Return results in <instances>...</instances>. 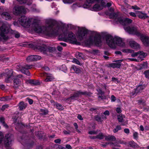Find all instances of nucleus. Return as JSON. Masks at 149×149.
Instances as JSON below:
<instances>
[{
    "instance_id": "f257e3e1",
    "label": "nucleus",
    "mask_w": 149,
    "mask_h": 149,
    "mask_svg": "<svg viewBox=\"0 0 149 149\" xmlns=\"http://www.w3.org/2000/svg\"><path fill=\"white\" fill-rule=\"evenodd\" d=\"M38 17H33L27 19L25 16H22L19 20V23L24 27L30 26L31 30L36 33L49 36L58 35V28H54L52 26H40L37 23L34 22L38 20Z\"/></svg>"
},
{
    "instance_id": "f03ea898",
    "label": "nucleus",
    "mask_w": 149,
    "mask_h": 149,
    "mask_svg": "<svg viewBox=\"0 0 149 149\" xmlns=\"http://www.w3.org/2000/svg\"><path fill=\"white\" fill-rule=\"evenodd\" d=\"M78 31L77 36L81 40L84 37L87 33H90L91 34V36L85 42L86 45L90 46L93 43L97 46L101 45V36L99 33L94 31H89L83 27H78Z\"/></svg>"
},
{
    "instance_id": "7ed1b4c3",
    "label": "nucleus",
    "mask_w": 149,
    "mask_h": 149,
    "mask_svg": "<svg viewBox=\"0 0 149 149\" xmlns=\"http://www.w3.org/2000/svg\"><path fill=\"white\" fill-rule=\"evenodd\" d=\"M108 1V0H86L85 3L82 6L85 8H88L91 4L95 3V4L91 8V10L93 11H98L102 10L104 8L111 6V3Z\"/></svg>"
},
{
    "instance_id": "20e7f679",
    "label": "nucleus",
    "mask_w": 149,
    "mask_h": 149,
    "mask_svg": "<svg viewBox=\"0 0 149 149\" xmlns=\"http://www.w3.org/2000/svg\"><path fill=\"white\" fill-rule=\"evenodd\" d=\"M103 35L105 39L107 44L111 48H116L117 45L121 47H123L125 45V44L122 39L119 37H113L107 33H103Z\"/></svg>"
},
{
    "instance_id": "39448f33",
    "label": "nucleus",
    "mask_w": 149,
    "mask_h": 149,
    "mask_svg": "<svg viewBox=\"0 0 149 149\" xmlns=\"http://www.w3.org/2000/svg\"><path fill=\"white\" fill-rule=\"evenodd\" d=\"M110 18L113 19L114 21L117 23H119L123 26H126L132 23V20L128 18H123L119 17L118 13H111L109 15Z\"/></svg>"
},
{
    "instance_id": "423d86ee",
    "label": "nucleus",
    "mask_w": 149,
    "mask_h": 149,
    "mask_svg": "<svg viewBox=\"0 0 149 149\" xmlns=\"http://www.w3.org/2000/svg\"><path fill=\"white\" fill-rule=\"evenodd\" d=\"M68 32L67 30L63 32V34L61 36L62 40L71 43L76 44L77 40L75 35L72 32H69L68 33V36L67 37L65 34Z\"/></svg>"
},
{
    "instance_id": "0eeeda50",
    "label": "nucleus",
    "mask_w": 149,
    "mask_h": 149,
    "mask_svg": "<svg viewBox=\"0 0 149 149\" xmlns=\"http://www.w3.org/2000/svg\"><path fill=\"white\" fill-rule=\"evenodd\" d=\"M124 29L126 32L130 34L136 35L137 36L139 35L138 28L135 26H131L127 27L124 26Z\"/></svg>"
},
{
    "instance_id": "6e6552de",
    "label": "nucleus",
    "mask_w": 149,
    "mask_h": 149,
    "mask_svg": "<svg viewBox=\"0 0 149 149\" xmlns=\"http://www.w3.org/2000/svg\"><path fill=\"white\" fill-rule=\"evenodd\" d=\"M13 12L14 15H18L21 13H25L26 10L23 6H16L13 8Z\"/></svg>"
},
{
    "instance_id": "1a4fd4ad",
    "label": "nucleus",
    "mask_w": 149,
    "mask_h": 149,
    "mask_svg": "<svg viewBox=\"0 0 149 149\" xmlns=\"http://www.w3.org/2000/svg\"><path fill=\"white\" fill-rule=\"evenodd\" d=\"M13 141V136L11 134H8L6 135L3 140V143L5 147L8 148L10 147Z\"/></svg>"
},
{
    "instance_id": "9d476101",
    "label": "nucleus",
    "mask_w": 149,
    "mask_h": 149,
    "mask_svg": "<svg viewBox=\"0 0 149 149\" xmlns=\"http://www.w3.org/2000/svg\"><path fill=\"white\" fill-rule=\"evenodd\" d=\"M31 67V65H27L24 66L20 65H18L16 66L17 69L20 70L22 73L28 76L30 74L28 69H30Z\"/></svg>"
},
{
    "instance_id": "9b49d317",
    "label": "nucleus",
    "mask_w": 149,
    "mask_h": 149,
    "mask_svg": "<svg viewBox=\"0 0 149 149\" xmlns=\"http://www.w3.org/2000/svg\"><path fill=\"white\" fill-rule=\"evenodd\" d=\"M81 95H89L90 93H88L86 91L82 92L80 91H77L75 92L74 94L73 95L70 97L69 99H70L71 100H76Z\"/></svg>"
},
{
    "instance_id": "f8f14e48",
    "label": "nucleus",
    "mask_w": 149,
    "mask_h": 149,
    "mask_svg": "<svg viewBox=\"0 0 149 149\" xmlns=\"http://www.w3.org/2000/svg\"><path fill=\"white\" fill-rule=\"evenodd\" d=\"M15 75L13 73V71L12 70H8L6 72L5 81L7 83L10 82L12 80V77Z\"/></svg>"
},
{
    "instance_id": "ddd939ff",
    "label": "nucleus",
    "mask_w": 149,
    "mask_h": 149,
    "mask_svg": "<svg viewBox=\"0 0 149 149\" xmlns=\"http://www.w3.org/2000/svg\"><path fill=\"white\" fill-rule=\"evenodd\" d=\"M125 116L123 115H119L117 116V119L119 122L121 123V125H125L127 124V121L125 120Z\"/></svg>"
},
{
    "instance_id": "4468645a",
    "label": "nucleus",
    "mask_w": 149,
    "mask_h": 149,
    "mask_svg": "<svg viewBox=\"0 0 149 149\" xmlns=\"http://www.w3.org/2000/svg\"><path fill=\"white\" fill-rule=\"evenodd\" d=\"M140 39L144 45L149 46V37L143 36L140 34Z\"/></svg>"
},
{
    "instance_id": "2eb2a0df",
    "label": "nucleus",
    "mask_w": 149,
    "mask_h": 149,
    "mask_svg": "<svg viewBox=\"0 0 149 149\" xmlns=\"http://www.w3.org/2000/svg\"><path fill=\"white\" fill-rule=\"evenodd\" d=\"M22 76L21 75H18L14 78L13 83L14 85V87L15 88H17L18 86L20 85V81L19 79L17 78V77H21Z\"/></svg>"
},
{
    "instance_id": "dca6fc26",
    "label": "nucleus",
    "mask_w": 149,
    "mask_h": 149,
    "mask_svg": "<svg viewBox=\"0 0 149 149\" xmlns=\"http://www.w3.org/2000/svg\"><path fill=\"white\" fill-rule=\"evenodd\" d=\"M38 48L41 52L45 54H47L48 46L43 45L42 46L39 47Z\"/></svg>"
},
{
    "instance_id": "f3484780",
    "label": "nucleus",
    "mask_w": 149,
    "mask_h": 149,
    "mask_svg": "<svg viewBox=\"0 0 149 149\" xmlns=\"http://www.w3.org/2000/svg\"><path fill=\"white\" fill-rule=\"evenodd\" d=\"M1 16L6 20H10L11 19L10 14L7 12L3 13L1 14Z\"/></svg>"
},
{
    "instance_id": "a211bd4d",
    "label": "nucleus",
    "mask_w": 149,
    "mask_h": 149,
    "mask_svg": "<svg viewBox=\"0 0 149 149\" xmlns=\"http://www.w3.org/2000/svg\"><path fill=\"white\" fill-rule=\"evenodd\" d=\"M130 46L132 48L136 49L139 47V45L134 41L131 40L129 42Z\"/></svg>"
},
{
    "instance_id": "6ab92c4d",
    "label": "nucleus",
    "mask_w": 149,
    "mask_h": 149,
    "mask_svg": "<svg viewBox=\"0 0 149 149\" xmlns=\"http://www.w3.org/2000/svg\"><path fill=\"white\" fill-rule=\"evenodd\" d=\"M45 75L46 76V78L45 80V81H50L53 80L54 78L51 74L49 75L45 73Z\"/></svg>"
},
{
    "instance_id": "aec40b11",
    "label": "nucleus",
    "mask_w": 149,
    "mask_h": 149,
    "mask_svg": "<svg viewBox=\"0 0 149 149\" xmlns=\"http://www.w3.org/2000/svg\"><path fill=\"white\" fill-rule=\"evenodd\" d=\"M27 106V104L23 102H20L19 105V108L21 110L25 109Z\"/></svg>"
},
{
    "instance_id": "412c9836",
    "label": "nucleus",
    "mask_w": 149,
    "mask_h": 149,
    "mask_svg": "<svg viewBox=\"0 0 149 149\" xmlns=\"http://www.w3.org/2000/svg\"><path fill=\"white\" fill-rule=\"evenodd\" d=\"M5 118L2 116L0 117V123L2 124L3 126L6 127L8 128V126L5 123Z\"/></svg>"
},
{
    "instance_id": "4be33fe9",
    "label": "nucleus",
    "mask_w": 149,
    "mask_h": 149,
    "mask_svg": "<svg viewBox=\"0 0 149 149\" xmlns=\"http://www.w3.org/2000/svg\"><path fill=\"white\" fill-rule=\"evenodd\" d=\"M11 97L10 96H7L0 98V101H1L7 102L11 100Z\"/></svg>"
},
{
    "instance_id": "5701e85b",
    "label": "nucleus",
    "mask_w": 149,
    "mask_h": 149,
    "mask_svg": "<svg viewBox=\"0 0 149 149\" xmlns=\"http://www.w3.org/2000/svg\"><path fill=\"white\" fill-rule=\"evenodd\" d=\"M28 82L33 85H38L40 84V82L37 80L33 79H30L28 81Z\"/></svg>"
},
{
    "instance_id": "b1692460",
    "label": "nucleus",
    "mask_w": 149,
    "mask_h": 149,
    "mask_svg": "<svg viewBox=\"0 0 149 149\" xmlns=\"http://www.w3.org/2000/svg\"><path fill=\"white\" fill-rule=\"evenodd\" d=\"M121 66L120 63H113L110 64V66L113 68H120Z\"/></svg>"
},
{
    "instance_id": "393cba45",
    "label": "nucleus",
    "mask_w": 149,
    "mask_h": 149,
    "mask_svg": "<svg viewBox=\"0 0 149 149\" xmlns=\"http://www.w3.org/2000/svg\"><path fill=\"white\" fill-rule=\"evenodd\" d=\"M105 139L107 141H115L116 138L113 136H108L105 137Z\"/></svg>"
},
{
    "instance_id": "a878e982",
    "label": "nucleus",
    "mask_w": 149,
    "mask_h": 149,
    "mask_svg": "<svg viewBox=\"0 0 149 149\" xmlns=\"http://www.w3.org/2000/svg\"><path fill=\"white\" fill-rule=\"evenodd\" d=\"M47 54L48 53H53L56 51V49L54 47L48 46Z\"/></svg>"
},
{
    "instance_id": "bb28decb",
    "label": "nucleus",
    "mask_w": 149,
    "mask_h": 149,
    "mask_svg": "<svg viewBox=\"0 0 149 149\" xmlns=\"http://www.w3.org/2000/svg\"><path fill=\"white\" fill-rule=\"evenodd\" d=\"M148 67L147 63L146 62H143L140 64V69L146 68Z\"/></svg>"
},
{
    "instance_id": "cd10ccee",
    "label": "nucleus",
    "mask_w": 149,
    "mask_h": 149,
    "mask_svg": "<svg viewBox=\"0 0 149 149\" xmlns=\"http://www.w3.org/2000/svg\"><path fill=\"white\" fill-rule=\"evenodd\" d=\"M77 58L80 59H82L84 58V56L81 53L77 52L76 53Z\"/></svg>"
},
{
    "instance_id": "c85d7f7f",
    "label": "nucleus",
    "mask_w": 149,
    "mask_h": 149,
    "mask_svg": "<svg viewBox=\"0 0 149 149\" xmlns=\"http://www.w3.org/2000/svg\"><path fill=\"white\" fill-rule=\"evenodd\" d=\"M95 120L98 122H102L103 121V119H106V118L105 117H102V118H101L100 116H95Z\"/></svg>"
},
{
    "instance_id": "c756f323",
    "label": "nucleus",
    "mask_w": 149,
    "mask_h": 149,
    "mask_svg": "<svg viewBox=\"0 0 149 149\" xmlns=\"http://www.w3.org/2000/svg\"><path fill=\"white\" fill-rule=\"evenodd\" d=\"M147 54L143 52L140 51V61L144 60V58L147 56Z\"/></svg>"
},
{
    "instance_id": "7c9ffc66",
    "label": "nucleus",
    "mask_w": 149,
    "mask_h": 149,
    "mask_svg": "<svg viewBox=\"0 0 149 149\" xmlns=\"http://www.w3.org/2000/svg\"><path fill=\"white\" fill-rule=\"evenodd\" d=\"M33 55L28 56L26 58V60L28 62H30L34 61Z\"/></svg>"
},
{
    "instance_id": "2f4dec72",
    "label": "nucleus",
    "mask_w": 149,
    "mask_h": 149,
    "mask_svg": "<svg viewBox=\"0 0 149 149\" xmlns=\"http://www.w3.org/2000/svg\"><path fill=\"white\" fill-rule=\"evenodd\" d=\"M121 129V127L120 125H117L116 127L113 130V132L114 133L117 132L118 131Z\"/></svg>"
},
{
    "instance_id": "473e14b6",
    "label": "nucleus",
    "mask_w": 149,
    "mask_h": 149,
    "mask_svg": "<svg viewBox=\"0 0 149 149\" xmlns=\"http://www.w3.org/2000/svg\"><path fill=\"white\" fill-rule=\"evenodd\" d=\"M129 145L132 147L136 148L137 147V145L134 141H131L129 142Z\"/></svg>"
},
{
    "instance_id": "72a5a7b5",
    "label": "nucleus",
    "mask_w": 149,
    "mask_h": 149,
    "mask_svg": "<svg viewBox=\"0 0 149 149\" xmlns=\"http://www.w3.org/2000/svg\"><path fill=\"white\" fill-rule=\"evenodd\" d=\"M123 52L127 53H132L134 52L133 50L130 49H123L122 50Z\"/></svg>"
},
{
    "instance_id": "f704fd0d",
    "label": "nucleus",
    "mask_w": 149,
    "mask_h": 149,
    "mask_svg": "<svg viewBox=\"0 0 149 149\" xmlns=\"http://www.w3.org/2000/svg\"><path fill=\"white\" fill-rule=\"evenodd\" d=\"M54 106H56L57 109L60 110H62L63 109V106L60 104H58V103H55L54 104Z\"/></svg>"
},
{
    "instance_id": "c9c22d12",
    "label": "nucleus",
    "mask_w": 149,
    "mask_h": 149,
    "mask_svg": "<svg viewBox=\"0 0 149 149\" xmlns=\"http://www.w3.org/2000/svg\"><path fill=\"white\" fill-rule=\"evenodd\" d=\"M148 17L146 13H143L140 12V19H145Z\"/></svg>"
},
{
    "instance_id": "e433bc0d",
    "label": "nucleus",
    "mask_w": 149,
    "mask_h": 149,
    "mask_svg": "<svg viewBox=\"0 0 149 149\" xmlns=\"http://www.w3.org/2000/svg\"><path fill=\"white\" fill-rule=\"evenodd\" d=\"M133 137L134 139H135L136 140L138 139L139 138L138 133L136 132H133Z\"/></svg>"
},
{
    "instance_id": "4c0bfd02",
    "label": "nucleus",
    "mask_w": 149,
    "mask_h": 149,
    "mask_svg": "<svg viewBox=\"0 0 149 149\" xmlns=\"http://www.w3.org/2000/svg\"><path fill=\"white\" fill-rule=\"evenodd\" d=\"M40 111L41 112V113L42 115H45L48 113V111L47 110L43 109H40Z\"/></svg>"
},
{
    "instance_id": "58836bf2",
    "label": "nucleus",
    "mask_w": 149,
    "mask_h": 149,
    "mask_svg": "<svg viewBox=\"0 0 149 149\" xmlns=\"http://www.w3.org/2000/svg\"><path fill=\"white\" fill-rule=\"evenodd\" d=\"M71 68L76 72H78L79 71V69L74 65H72L71 67Z\"/></svg>"
},
{
    "instance_id": "ea45409f",
    "label": "nucleus",
    "mask_w": 149,
    "mask_h": 149,
    "mask_svg": "<svg viewBox=\"0 0 149 149\" xmlns=\"http://www.w3.org/2000/svg\"><path fill=\"white\" fill-rule=\"evenodd\" d=\"M34 61H37L40 59L41 58V56L37 55H33Z\"/></svg>"
},
{
    "instance_id": "a19ab883",
    "label": "nucleus",
    "mask_w": 149,
    "mask_h": 149,
    "mask_svg": "<svg viewBox=\"0 0 149 149\" xmlns=\"http://www.w3.org/2000/svg\"><path fill=\"white\" fill-rule=\"evenodd\" d=\"M72 62L73 63H75L76 64L79 65H80L81 63L79 61L77 60V59L74 58H73V60L72 61Z\"/></svg>"
},
{
    "instance_id": "79ce46f5",
    "label": "nucleus",
    "mask_w": 149,
    "mask_h": 149,
    "mask_svg": "<svg viewBox=\"0 0 149 149\" xmlns=\"http://www.w3.org/2000/svg\"><path fill=\"white\" fill-rule=\"evenodd\" d=\"M145 77L146 78H149V70H147L145 71L144 72Z\"/></svg>"
},
{
    "instance_id": "37998d69",
    "label": "nucleus",
    "mask_w": 149,
    "mask_h": 149,
    "mask_svg": "<svg viewBox=\"0 0 149 149\" xmlns=\"http://www.w3.org/2000/svg\"><path fill=\"white\" fill-rule=\"evenodd\" d=\"M96 137L99 139H102L104 138V135L102 133H100L96 136Z\"/></svg>"
},
{
    "instance_id": "c03bdc74",
    "label": "nucleus",
    "mask_w": 149,
    "mask_h": 149,
    "mask_svg": "<svg viewBox=\"0 0 149 149\" xmlns=\"http://www.w3.org/2000/svg\"><path fill=\"white\" fill-rule=\"evenodd\" d=\"M61 70L64 72H66L67 71V68L66 67L65 65H63L62 66V67L61 68Z\"/></svg>"
},
{
    "instance_id": "a18cd8bd",
    "label": "nucleus",
    "mask_w": 149,
    "mask_h": 149,
    "mask_svg": "<svg viewBox=\"0 0 149 149\" xmlns=\"http://www.w3.org/2000/svg\"><path fill=\"white\" fill-rule=\"evenodd\" d=\"M98 130H97L96 131H90L88 133L90 134H97V132H98Z\"/></svg>"
},
{
    "instance_id": "49530a36",
    "label": "nucleus",
    "mask_w": 149,
    "mask_h": 149,
    "mask_svg": "<svg viewBox=\"0 0 149 149\" xmlns=\"http://www.w3.org/2000/svg\"><path fill=\"white\" fill-rule=\"evenodd\" d=\"M78 6L77 3H74L71 6V8L72 9L74 10L77 8Z\"/></svg>"
},
{
    "instance_id": "de8ad7c7",
    "label": "nucleus",
    "mask_w": 149,
    "mask_h": 149,
    "mask_svg": "<svg viewBox=\"0 0 149 149\" xmlns=\"http://www.w3.org/2000/svg\"><path fill=\"white\" fill-rule=\"evenodd\" d=\"M4 138V136L2 133L0 132V143H1L3 141Z\"/></svg>"
},
{
    "instance_id": "09e8293b",
    "label": "nucleus",
    "mask_w": 149,
    "mask_h": 149,
    "mask_svg": "<svg viewBox=\"0 0 149 149\" xmlns=\"http://www.w3.org/2000/svg\"><path fill=\"white\" fill-rule=\"evenodd\" d=\"M14 34L15 35V38H18L20 36V34L18 32L14 31Z\"/></svg>"
},
{
    "instance_id": "8fccbe9b",
    "label": "nucleus",
    "mask_w": 149,
    "mask_h": 149,
    "mask_svg": "<svg viewBox=\"0 0 149 149\" xmlns=\"http://www.w3.org/2000/svg\"><path fill=\"white\" fill-rule=\"evenodd\" d=\"M66 26L68 29H72L74 28L73 26L71 24H67Z\"/></svg>"
},
{
    "instance_id": "3c124183",
    "label": "nucleus",
    "mask_w": 149,
    "mask_h": 149,
    "mask_svg": "<svg viewBox=\"0 0 149 149\" xmlns=\"http://www.w3.org/2000/svg\"><path fill=\"white\" fill-rule=\"evenodd\" d=\"M111 101L112 102H114L116 100V98L113 95H112L111 96Z\"/></svg>"
},
{
    "instance_id": "603ef678",
    "label": "nucleus",
    "mask_w": 149,
    "mask_h": 149,
    "mask_svg": "<svg viewBox=\"0 0 149 149\" xmlns=\"http://www.w3.org/2000/svg\"><path fill=\"white\" fill-rule=\"evenodd\" d=\"M8 107V105L7 104H6L3 106L1 107V109L2 110L4 111L6 108H7Z\"/></svg>"
},
{
    "instance_id": "864d4df0",
    "label": "nucleus",
    "mask_w": 149,
    "mask_h": 149,
    "mask_svg": "<svg viewBox=\"0 0 149 149\" xmlns=\"http://www.w3.org/2000/svg\"><path fill=\"white\" fill-rule=\"evenodd\" d=\"M124 132L127 134H128L129 133L130 130L128 129L125 128L124 129Z\"/></svg>"
},
{
    "instance_id": "5fc2aeb1",
    "label": "nucleus",
    "mask_w": 149,
    "mask_h": 149,
    "mask_svg": "<svg viewBox=\"0 0 149 149\" xmlns=\"http://www.w3.org/2000/svg\"><path fill=\"white\" fill-rule=\"evenodd\" d=\"M63 133L65 134H69L70 133V131H66L64 130L63 131Z\"/></svg>"
},
{
    "instance_id": "6e6d98bb",
    "label": "nucleus",
    "mask_w": 149,
    "mask_h": 149,
    "mask_svg": "<svg viewBox=\"0 0 149 149\" xmlns=\"http://www.w3.org/2000/svg\"><path fill=\"white\" fill-rule=\"evenodd\" d=\"M139 51L138 52H135L133 54H132V57H134L136 56H137L138 54H139Z\"/></svg>"
},
{
    "instance_id": "4d7b16f0",
    "label": "nucleus",
    "mask_w": 149,
    "mask_h": 149,
    "mask_svg": "<svg viewBox=\"0 0 149 149\" xmlns=\"http://www.w3.org/2000/svg\"><path fill=\"white\" fill-rule=\"evenodd\" d=\"M19 2L21 3H26L27 0H17Z\"/></svg>"
},
{
    "instance_id": "13d9d810",
    "label": "nucleus",
    "mask_w": 149,
    "mask_h": 149,
    "mask_svg": "<svg viewBox=\"0 0 149 149\" xmlns=\"http://www.w3.org/2000/svg\"><path fill=\"white\" fill-rule=\"evenodd\" d=\"M103 114L105 116H109V112L108 111L106 110L104 112Z\"/></svg>"
},
{
    "instance_id": "bf43d9fd",
    "label": "nucleus",
    "mask_w": 149,
    "mask_h": 149,
    "mask_svg": "<svg viewBox=\"0 0 149 149\" xmlns=\"http://www.w3.org/2000/svg\"><path fill=\"white\" fill-rule=\"evenodd\" d=\"M132 8L135 10H138L139 9V7L136 5L132 6Z\"/></svg>"
},
{
    "instance_id": "052dcab7",
    "label": "nucleus",
    "mask_w": 149,
    "mask_h": 149,
    "mask_svg": "<svg viewBox=\"0 0 149 149\" xmlns=\"http://www.w3.org/2000/svg\"><path fill=\"white\" fill-rule=\"evenodd\" d=\"M55 143H61V140L60 139H57L54 140Z\"/></svg>"
},
{
    "instance_id": "680f3d73",
    "label": "nucleus",
    "mask_w": 149,
    "mask_h": 149,
    "mask_svg": "<svg viewBox=\"0 0 149 149\" xmlns=\"http://www.w3.org/2000/svg\"><path fill=\"white\" fill-rule=\"evenodd\" d=\"M116 110V112L118 113H120L121 112L120 108L119 107L117 108Z\"/></svg>"
},
{
    "instance_id": "e2e57ef3",
    "label": "nucleus",
    "mask_w": 149,
    "mask_h": 149,
    "mask_svg": "<svg viewBox=\"0 0 149 149\" xmlns=\"http://www.w3.org/2000/svg\"><path fill=\"white\" fill-rule=\"evenodd\" d=\"M130 15L133 17H136V15L135 14V13H133V12H131L130 13Z\"/></svg>"
},
{
    "instance_id": "0e129e2a",
    "label": "nucleus",
    "mask_w": 149,
    "mask_h": 149,
    "mask_svg": "<svg viewBox=\"0 0 149 149\" xmlns=\"http://www.w3.org/2000/svg\"><path fill=\"white\" fill-rule=\"evenodd\" d=\"M28 99L30 104H31L33 103V100L32 99L29 98H28Z\"/></svg>"
},
{
    "instance_id": "69168bd1",
    "label": "nucleus",
    "mask_w": 149,
    "mask_h": 149,
    "mask_svg": "<svg viewBox=\"0 0 149 149\" xmlns=\"http://www.w3.org/2000/svg\"><path fill=\"white\" fill-rule=\"evenodd\" d=\"M97 91L98 93L100 94H104V92L100 89L97 90Z\"/></svg>"
},
{
    "instance_id": "338daca9",
    "label": "nucleus",
    "mask_w": 149,
    "mask_h": 149,
    "mask_svg": "<svg viewBox=\"0 0 149 149\" xmlns=\"http://www.w3.org/2000/svg\"><path fill=\"white\" fill-rule=\"evenodd\" d=\"M57 50L59 51H61L63 49L60 46H58L57 47Z\"/></svg>"
},
{
    "instance_id": "774afa93",
    "label": "nucleus",
    "mask_w": 149,
    "mask_h": 149,
    "mask_svg": "<svg viewBox=\"0 0 149 149\" xmlns=\"http://www.w3.org/2000/svg\"><path fill=\"white\" fill-rule=\"evenodd\" d=\"M77 118L80 120H82L83 119V118L79 114L77 116Z\"/></svg>"
}]
</instances>
